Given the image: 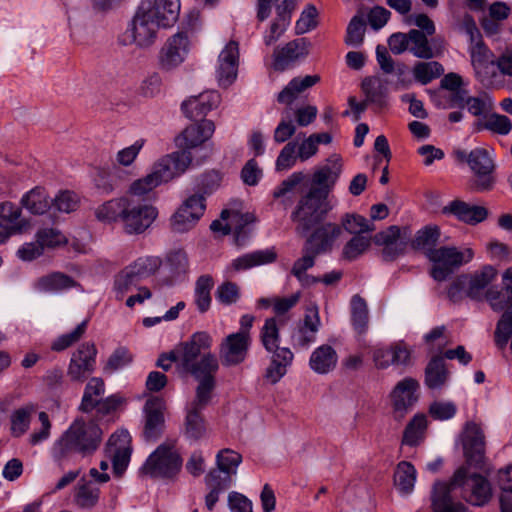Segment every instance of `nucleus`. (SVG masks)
Listing matches in <instances>:
<instances>
[{"label": "nucleus", "mask_w": 512, "mask_h": 512, "mask_svg": "<svg viewBox=\"0 0 512 512\" xmlns=\"http://www.w3.org/2000/svg\"><path fill=\"white\" fill-rule=\"evenodd\" d=\"M212 343L208 332L198 331L169 353L162 354L157 361V366L165 371L174 364L179 377L191 376L197 382L198 401L204 398L219 370L218 358L210 351Z\"/></svg>", "instance_id": "nucleus-1"}, {"label": "nucleus", "mask_w": 512, "mask_h": 512, "mask_svg": "<svg viewBox=\"0 0 512 512\" xmlns=\"http://www.w3.org/2000/svg\"><path fill=\"white\" fill-rule=\"evenodd\" d=\"M191 162V153L187 151L164 155L152 164L150 171L145 176L130 184L128 192L136 196L147 195L157 187L181 176Z\"/></svg>", "instance_id": "nucleus-2"}, {"label": "nucleus", "mask_w": 512, "mask_h": 512, "mask_svg": "<svg viewBox=\"0 0 512 512\" xmlns=\"http://www.w3.org/2000/svg\"><path fill=\"white\" fill-rule=\"evenodd\" d=\"M445 483L456 497L462 496L473 506H484L492 497L490 482L480 474H469L464 467L456 470L452 479Z\"/></svg>", "instance_id": "nucleus-3"}, {"label": "nucleus", "mask_w": 512, "mask_h": 512, "mask_svg": "<svg viewBox=\"0 0 512 512\" xmlns=\"http://www.w3.org/2000/svg\"><path fill=\"white\" fill-rule=\"evenodd\" d=\"M331 209L332 206L326 197V192L321 189H311L299 201L292 218L299 223L302 232L306 233L315 224L322 221Z\"/></svg>", "instance_id": "nucleus-4"}, {"label": "nucleus", "mask_w": 512, "mask_h": 512, "mask_svg": "<svg viewBox=\"0 0 512 512\" xmlns=\"http://www.w3.org/2000/svg\"><path fill=\"white\" fill-rule=\"evenodd\" d=\"M428 259L433 263L431 276L436 281H445L464 263L472 260L474 253L471 248L462 251L455 247H440L426 252Z\"/></svg>", "instance_id": "nucleus-5"}, {"label": "nucleus", "mask_w": 512, "mask_h": 512, "mask_svg": "<svg viewBox=\"0 0 512 512\" xmlns=\"http://www.w3.org/2000/svg\"><path fill=\"white\" fill-rule=\"evenodd\" d=\"M182 467V459L173 444H161L141 467L144 475L152 478H171Z\"/></svg>", "instance_id": "nucleus-6"}, {"label": "nucleus", "mask_w": 512, "mask_h": 512, "mask_svg": "<svg viewBox=\"0 0 512 512\" xmlns=\"http://www.w3.org/2000/svg\"><path fill=\"white\" fill-rule=\"evenodd\" d=\"M128 195L124 216L123 229L129 235H139L152 226L158 217V209L143 200Z\"/></svg>", "instance_id": "nucleus-7"}, {"label": "nucleus", "mask_w": 512, "mask_h": 512, "mask_svg": "<svg viewBox=\"0 0 512 512\" xmlns=\"http://www.w3.org/2000/svg\"><path fill=\"white\" fill-rule=\"evenodd\" d=\"M160 28L162 26L140 4L125 34L129 38L130 43L144 48L151 46L155 42Z\"/></svg>", "instance_id": "nucleus-8"}, {"label": "nucleus", "mask_w": 512, "mask_h": 512, "mask_svg": "<svg viewBox=\"0 0 512 512\" xmlns=\"http://www.w3.org/2000/svg\"><path fill=\"white\" fill-rule=\"evenodd\" d=\"M375 245L382 247V257L385 261H393L405 254L411 240L410 231L392 225L376 233L373 238Z\"/></svg>", "instance_id": "nucleus-9"}, {"label": "nucleus", "mask_w": 512, "mask_h": 512, "mask_svg": "<svg viewBox=\"0 0 512 512\" xmlns=\"http://www.w3.org/2000/svg\"><path fill=\"white\" fill-rule=\"evenodd\" d=\"M206 209L203 195L188 197L170 218L173 231L184 233L191 230L203 216Z\"/></svg>", "instance_id": "nucleus-10"}, {"label": "nucleus", "mask_w": 512, "mask_h": 512, "mask_svg": "<svg viewBox=\"0 0 512 512\" xmlns=\"http://www.w3.org/2000/svg\"><path fill=\"white\" fill-rule=\"evenodd\" d=\"M215 388L216 379L212 380V384H210L209 388H207V393L200 401H198V392L197 388H195L194 399L187 406L185 422V434L189 439L199 440L205 435V422L200 412L210 404Z\"/></svg>", "instance_id": "nucleus-11"}, {"label": "nucleus", "mask_w": 512, "mask_h": 512, "mask_svg": "<svg viewBox=\"0 0 512 512\" xmlns=\"http://www.w3.org/2000/svg\"><path fill=\"white\" fill-rule=\"evenodd\" d=\"M97 349L94 343L85 342L73 352L68 368L67 375L71 381L83 382L95 371Z\"/></svg>", "instance_id": "nucleus-12"}, {"label": "nucleus", "mask_w": 512, "mask_h": 512, "mask_svg": "<svg viewBox=\"0 0 512 512\" xmlns=\"http://www.w3.org/2000/svg\"><path fill=\"white\" fill-rule=\"evenodd\" d=\"M105 453L112 461L114 473L122 475L129 465L132 454L129 432L125 429L114 432L108 439Z\"/></svg>", "instance_id": "nucleus-13"}, {"label": "nucleus", "mask_w": 512, "mask_h": 512, "mask_svg": "<svg viewBox=\"0 0 512 512\" xmlns=\"http://www.w3.org/2000/svg\"><path fill=\"white\" fill-rule=\"evenodd\" d=\"M250 344V335L246 333H232L226 336L219 347V356L222 364L230 367L244 362Z\"/></svg>", "instance_id": "nucleus-14"}, {"label": "nucleus", "mask_w": 512, "mask_h": 512, "mask_svg": "<svg viewBox=\"0 0 512 512\" xmlns=\"http://www.w3.org/2000/svg\"><path fill=\"white\" fill-rule=\"evenodd\" d=\"M239 45L229 41L221 50L216 66V78L220 87L227 88L234 83L238 74Z\"/></svg>", "instance_id": "nucleus-15"}, {"label": "nucleus", "mask_w": 512, "mask_h": 512, "mask_svg": "<svg viewBox=\"0 0 512 512\" xmlns=\"http://www.w3.org/2000/svg\"><path fill=\"white\" fill-rule=\"evenodd\" d=\"M497 271L492 266H485L479 273H475L471 277H459L449 288L448 295L451 299H455L457 293L462 287H466L467 295L472 299H477L482 291L496 277Z\"/></svg>", "instance_id": "nucleus-16"}, {"label": "nucleus", "mask_w": 512, "mask_h": 512, "mask_svg": "<svg viewBox=\"0 0 512 512\" xmlns=\"http://www.w3.org/2000/svg\"><path fill=\"white\" fill-rule=\"evenodd\" d=\"M419 383L410 377L399 381L391 391L390 398L394 417L401 419L418 400Z\"/></svg>", "instance_id": "nucleus-17"}, {"label": "nucleus", "mask_w": 512, "mask_h": 512, "mask_svg": "<svg viewBox=\"0 0 512 512\" xmlns=\"http://www.w3.org/2000/svg\"><path fill=\"white\" fill-rule=\"evenodd\" d=\"M255 220L254 215L251 213H242L238 210L224 209L221 212V218L214 220L210 228L213 232L227 235L230 233L235 234L237 243L241 241V234L245 227Z\"/></svg>", "instance_id": "nucleus-18"}, {"label": "nucleus", "mask_w": 512, "mask_h": 512, "mask_svg": "<svg viewBox=\"0 0 512 512\" xmlns=\"http://www.w3.org/2000/svg\"><path fill=\"white\" fill-rule=\"evenodd\" d=\"M464 454L470 464H482L485 455V436L481 427L474 422H467L461 434Z\"/></svg>", "instance_id": "nucleus-19"}, {"label": "nucleus", "mask_w": 512, "mask_h": 512, "mask_svg": "<svg viewBox=\"0 0 512 512\" xmlns=\"http://www.w3.org/2000/svg\"><path fill=\"white\" fill-rule=\"evenodd\" d=\"M189 51V40L186 33L178 32L168 38L159 56L161 68L171 70L179 66Z\"/></svg>", "instance_id": "nucleus-20"}, {"label": "nucleus", "mask_w": 512, "mask_h": 512, "mask_svg": "<svg viewBox=\"0 0 512 512\" xmlns=\"http://www.w3.org/2000/svg\"><path fill=\"white\" fill-rule=\"evenodd\" d=\"M467 163L476 176V185L479 190H486L492 186L494 163L486 149L475 148L468 154Z\"/></svg>", "instance_id": "nucleus-21"}, {"label": "nucleus", "mask_w": 512, "mask_h": 512, "mask_svg": "<svg viewBox=\"0 0 512 512\" xmlns=\"http://www.w3.org/2000/svg\"><path fill=\"white\" fill-rule=\"evenodd\" d=\"M165 402L162 398L152 396L147 399L143 412L145 425L143 435L147 441L155 440L164 427Z\"/></svg>", "instance_id": "nucleus-22"}, {"label": "nucleus", "mask_w": 512, "mask_h": 512, "mask_svg": "<svg viewBox=\"0 0 512 512\" xmlns=\"http://www.w3.org/2000/svg\"><path fill=\"white\" fill-rule=\"evenodd\" d=\"M311 43L306 38H297L283 47L274 51V67L277 70H284L290 64L307 57L309 54Z\"/></svg>", "instance_id": "nucleus-23"}, {"label": "nucleus", "mask_w": 512, "mask_h": 512, "mask_svg": "<svg viewBox=\"0 0 512 512\" xmlns=\"http://www.w3.org/2000/svg\"><path fill=\"white\" fill-rule=\"evenodd\" d=\"M215 131L214 122L203 119L200 122L191 124L176 138V143L183 148L182 151L190 153V149L200 146L210 139Z\"/></svg>", "instance_id": "nucleus-24"}, {"label": "nucleus", "mask_w": 512, "mask_h": 512, "mask_svg": "<svg viewBox=\"0 0 512 512\" xmlns=\"http://www.w3.org/2000/svg\"><path fill=\"white\" fill-rule=\"evenodd\" d=\"M141 5L162 28L172 27L179 19L181 11L180 0L145 1Z\"/></svg>", "instance_id": "nucleus-25"}, {"label": "nucleus", "mask_w": 512, "mask_h": 512, "mask_svg": "<svg viewBox=\"0 0 512 512\" xmlns=\"http://www.w3.org/2000/svg\"><path fill=\"white\" fill-rule=\"evenodd\" d=\"M321 326L319 309L316 305L307 307L303 322L292 334L294 346L307 347L316 341Z\"/></svg>", "instance_id": "nucleus-26"}, {"label": "nucleus", "mask_w": 512, "mask_h": 512, "mask_svg": "<svg viewBox=\"0 0 512 512\" xmlns=\"http://www.w3.org/2000/svg\"><path fill=\"white\" fill-rule=\"evenodd\" d=\"M433 512H472L449 489L445 482H436L431 494Z\"/></svg>", "instance_id": "nucleus-27"}, {"label": "nucleus", "mask_w": 512, "mask_h": 512, "mask_svg": "<svg viewBox=\"0 0 512 512\" xmlns=\"http://www.w3.org/2000/svg\"><path fill=\"white\" fill-rule=\"evenodd\" d=\"M70 427H75L74 436L79 446V454L85 456L97 450L102 439V430L94 422H85L83 420H75Z\"/></svg>", "instance_id": "nucleus-28"}, {"label": "nucleus", "mask_w": 512, "mask_h": 512, "mask_svg": "<svg viewBox=\"0 0 512 512\" xmlns=\"http://www.w3.org/2000/svg\"><path fill=\"white\" fill-rule=\"evenodd\" d=\"M74 430L75 427H69L61 437L54 442L51 448L53 460L61 467L74 462L76 456L80 455L79 448H84V446H79V443L76 442L77 438L74 436Z\"/></svg>", "instance_id": "nucleus-29"}, {"label": "nucleus", "mask_w": 512, "mask_h": 512, "mask_svg": "<svg viewBox=\"0 0 512 512\" xmlns=\"http://www.w3.org/2000/svg\"><path fill=\"white\" fill-rule=\"evenodd\" d=\"M220 103V95L217 91L203 92L197 96L190 97L182 103L184 114L190 119H198L206 116Z\"/></svg>", "instance_id": "nucleus-30"}, {"label": "nucleus", "mask_w": 512, "mask_h": 512, "mask_svg": "<svg viewBox=\"0 0 512 512\" xmlns=\"http://www.w3.org/2000/svg\"><path fill=\"white\" fill-rule=\"evenodd\" d=\"M341 234V227L337 224L327 223L318 229L307 240L304 250L319 254L330 250L335 240Z\"/></svg>", "instance_id": "nucleus-31"}, {"label": "nucleus", "mask_w": 512, "mask_h": 512, "mask_svg": "<svg viewBox=\"0 0 512 512\" xmlns=\"http://www.w3.org/2000/svg\"><path fill=\"white\" fill-rule=\"evenodd\" d=\"M341 172V157L337 154H333L327 159V163L325 165L318 167L314 171L312 182L318 186L317 189L324 190L326 192V197H328L329 191L333 189Z\"/></svg>", "instance_id": "nucleus-32"}, {"label": "nucleus", "mask_w": 512, "mask_h": 512, "mask_svg": "<svg viewBox=\"0 0 512 512\" xmlns=\"http://www.w3.org/2000/svg\"><path fill=\"white\" fill-rule=\"evenodd\" d=\"M444 213L454 215L458 220L470 225L478 224L487 217V210L482 206L471 205L464 201L454 200L443 208Z\"/></svg>", "instance_id": "nucleus-33"}, {"label": "nucleus", "mask_w": 512, "mask_h": 512, "mask_svg": "<svg viewBox=\"0 0 512 512\" xmlns=\"http://www.w3.org/2000/svg\"><path fill=\"white\" fill-rule=\"evenodd\" d=\"M409 358L410 351L402 343L392 347L377 348L373 353V361L378 369H386L390 365H405Z\"/></svg>", "instance_id": "nucleus-34"}, {"label": "nucleus", "mask_w": 512, "mask_h": 512, "mask_svg": "<svg viewBox=\"0 0 512 512\" xmlns=\"http://www.w3.org/2000/svg\"><path fill=\"white\" fill-rule=\"evenodd\" d=\"M452 101L454 105L466 108L475 117H486L493 109V101L486 93L478 96H466V94L462 95L458 92L452 97Z\"/></svg>", "instance_id": "nucleus-35"}, {"label": "nucleus", "mask_w": 512, "mask_h": 512, "mask_svg": "<svg viewBox=\"0 0 512 512\" xmlns=\"http://www.w3.org/2000/svg\"><path fill=\"white\" fill-rule=\"evenodd\" d=\"M294 355L289 348H281L276 351L271 359L269 366L264 373L265 380L270 384L278 383L287 373L291 366Z\"/></svg>", "instance_id": "nucleus-36"}, {"label": "nucleus", "mask_w": 512, "mask_h": 512, "mask_svg": "<svg viewBox=\"0 0 512 512\" xmlns=\"http://www.w3.org/2000/svg\"><path fill=\"white\" fill-rule=\"evenodd\" d=\"M320 81L317 74L293 78L278 94L277 100L281 104L291 105L304 91Z\"/></svg>", "instance_id": "nucleus-37"}, {"label": "nucleus", "mask_w": 512, "mask_h": 512, "mask_svg": "<svg viewBox=\"0 0 512 512\" xmlns=\"http://www.w3.org/2000/svg\"><path fill=\"white\" fill-rule=\"evenodd\" d=\"M338 355L335 349L327 344L317 347L309 359L310 368L317 374H328L336 367Z\"/></svg>", "instance_id": "nucleus-38"}, {"label": "nucleus", "mask_w": 512, "mask_h": 512, "mask_svg": "<svg viewBox=\"0 0 512 512\" xmlns=\"http://www.w3.org/2000/svg\"><path fill=\"white\" fill-rule=\"evenodd\" d=\"M26 226L20 207L10 201L0 203V227L9 234L21 233Z\"/></svg>", "instance_id": "nucleus-39"}, {"label": "nucleus", "mask_w": 512, "mask_h": 512, "mask_svg": "<svg viewBox=\"0 0 512 512\" xmlns=\"http://www.w3.org/2000/svg\"><path fill=\"white\" fill-rule=\"evenodd\" d=\"M128 195L107 200L96 207L95 217L106 224L123 220Z\"/></svg>", "instance_id": "nucleus-40"}, {"label": "nucleus", "mask_w": 512, "mask_h": 512, "mask_svg": "<svg viewBox=\"0 0 512 512\" xmlns=\"http://www.w3.org/2000/svg\"><path fill=\"white\" fill-rule=\"evenodd\" d=\"M277 258L274 248L257 250L241 255L231 262L230 268L234 271L247 270L256 266L270 264Z\"/></svg>", "instance_id": "nucleus-41"}, {"label": "nucleus", "mask_w": 512, "mask_h": 512, "mask_svg": "<svg viewBox=\"0 0 512 512\" xmlns=\"http://www.w3.org/2000/svg\"><path fill=\"white\" fill-rule=\"evenodd\" d=\"M77 282L68 275L54 272L41 277L36 283L39 292L57 294L77 287Z\"/></svg>", "instance_id": "nucleus-42"}, {"label": "nucleus", "mask_w": 512, "mask_h": 512, "mask_svg": "<svg viewBox=\"0 0 512 512\" xmlns=\"http://www.w3.org/2000/svg\"><path fill=\"white\" fill-rule=\"evenodd\" d=\"M51 201L46 190L37 186L22 196L21 205L32 214L42 215L51 208Z\"/></svg>", "instance_id": "nucleus-43"}, {"label": "nucleus", "mask_w": 512, "mask_h": 512, "mask_svg": "<svg viewBox=\"0 0 512 512\" xmlns=\"http://www.w3.org/2000/svg\"><path fill=\"white\" fill-rule=\"evenodd\" d=\"M449 379V372L446 368L443 357L432 358L425 370V384L429 389H442Z\"/></svg>", "instance_id": "nucleus-44"}, {"label": "nucleus", "mask_w": 512, "mask_h": 512, "mask_svg": "<svg viewBox=\"0 0 512 512\" xmlns=\"http://www.w3.org/2000/svg\"><path fill=\"white\" fill-rule=\"evenodd\" d=\"M242 462V456L231 449H222L216 455L217 469L210 472H218L222 477H228L231 483L232 476L236 475L237 468Z\"/></svg>", "instance_id": "nucleus-45"}, {"label": "nucleus", "mask_w": 512, "mask_h": 512, "mask_svg": "<svg viewBox=\"0 0 512 512\" xmlns=\"http://www.w3.org/2000/svg\"><path fill=\"white\" fill-rule=\"evenodd\" d=\"M205 483L209 489V493L205 497V505L211 511L219 500V495L227 490L231 483L227 476L222 477L218 472H209L205 477Z\"/></svg>", "instance_id": "nucleus-46"}, {"label": "nucleus", "mask_w": 512, "mask_h": 512, "mask_svg": "<svg viewBox=\"0 0 512 512\" xmlns=\"http://www.w3.org/2000/svg\"><path fill=\"white\" fill-rule=\"evenodd\" d=\"M214 286V280L210 275H201L195 283L194 303L200 313L209 310L212 302L211 290Z\"/></svg>", "instance_id": "nucleus-47"}, {"label": "nucleus", "mask_w": 512, "mask_h": 512, "mask_svg": "<svg viewBox=\"0 0 512 512\" xmlns=\"http://www.w3.org/2000/svg\"><path fill=\"white\" fill-rule=\"evenodd\" d=\"M362 90L366 96V101L375 104L378 107L386 105L387 87L386 82L377 77L365 78L362 81Z\"/></svg>", "instance_id": "nucleus-48"}, {"label": "nucleus", "mask_w": 512, "mask_h": 512, "mask_svg": "<svg viewBox=\"0 0 512 512\" xmlns=\"http://www.w3.org/2000/svg\"><path fill=\"white\" fill-rule=\"evenodd\" d=\"M468 51L476 75L480 76L482 72L487 69L489 64H494V60L491 59L492 53L489 48L485 46L482 38L470 42Z\"/></svg>", "instance_id": "nucleus-49"}, {"label": "nucleus", "mask_w": 512, "mask_h": 512, "mask_svg": "<svg viewBox=\"0 0 512 512\" xmlns=\"http://www.w3.org/2000/svg\"><path fill=\"white\" fill-rule=\"evenodd\" d=\"M315 256L316 254H313L312 252L307 253L304 250V255L294 262L291 269V274L296 277L303 287L311 286L319 281L318 277H314L306 273L307 270L314 266Z\"/></svg>", "instance_id": "nucleus-50"}, {"label": "nucleus", "mask_w": 512, "mask_h": 512, "mask_svg": "<svg viewBox=\"0 0 512 512\" xmlns=\"http://www.w3.org/2000/svg\"><path fill=\"white\" fill-rule=\"evenodd\" d=\"M427 429V418L424 414L415 415L407 424L402 438V443L408 446H417L420 444Z\"/></svg>", "instance_id": "nucleus-51"}, {"label": "nucleus", "mask_w": 512, "mask_h": 512, "mask_svg": "<svg viewBox=\"0 0 512 512\" xmlns=\"http://www.w3.org/2000/svg\"><path fill=\"white\" fill-rule=\"evenodd\" d=\"M494 341L499 349H504L510 342L512 352V303L503 312L496 324Z\"/></svg>", "instance_id": "nucleus-52"}, {"label": "nucleus", "mask_w": 512, "mask_h": 512, "mask_svg": "<svg viewBox=\"0 0 512 512\" xmlns=\"http://www.w3.org/2000/svg\"><path fill=\"white\" fill-rule=\"evenodd\" d=\"M161 266V259L157 256L139 257L126 266L127 271L139 281L153 275Z\"/></svg>", "instance_id": "nucleus-53"}, {"label": "nucleus", "mask_w": 512, "mask_h": 512, "mask_svg": "<svg viewBox=\"0 0 512 512\" xmlns=\"http://www.w3.org/2000/svg\"><path fill=\"white\" fill-rule=\"evenodd\" d=\"M105 392L104 381L99 377H93L87 383L82 397L80 409L84 412L92 411L97 401Z\"/></svg>", "instance_id": "nucleus-54"}, {"label": "nucleus", "mask_w": 512, "mask_h": 512, "mask_svg": "<svg viewBox=\"0 0 512 512\" xmlns=\"http://www.w3.org/2000/svg\"><path fill=\"white\" fill-rule=\"evenodd\" d=\"M444 71L443 65L437 61L417 62L412 69L414 79L422 85L440 77Z\"/></svg>", "instance_id": "nucleus-55"}, {"label": "nucleus", "mask_w": 512, "mask_h": 512, "mask_svg": "<svg viewBox=\"0 0 512 512\" xmlns=\"http://www.w3.org/2000/svg\"><path fill=\"white\" fill-rule=\"evenodd\" d=\"M416 469L406 461L398 464L394 481L397 489L404 494L411 493L416 482Z\"/></svg>", "instance_id": "nucleus-56"}, {"label": "nucleus", "mask_w": 512, "mask_h": 512, "mask_svg": "<svg viewBox=\"0 0 512 512\" xmlns=\"http://www.w3.org/2000/svg\"><path fill=\"white\" fill-rule=\"evenodd\" d=\"M35 411L33 404L22 406L11 413V433L14 437H20L27 432L30 426L31 415Z\"/></svg>", "instance_id": "nucleus-57"}, {"label": "nucleus", "mask_w": 512, "mask_h": 512, "mask_svg": "<svg viewBox=\"0 0 512 512\" xmlns=\"http://www.w3.org/2000/svg\"><path fill=\"white\" fill-rule=\"evenodd\" d=\"M351 322L355 331L359 334L365 333L368 328V308L365 300L359 295L351 299Z\"/></svg>", "instance_id": "nucleus-58"}, {"label": "nucleus", "mask_w": 512, "mask_h": 512, "mask_svg": "<svg viewBox=\"0 0 512 512\" xmlns=\"http://www.w3.org/2000/svg\"><path fill=\"white\" fill-rule=\"evenodd\" d=\"M429 35L423 34L420 30L409 31L410 45L409 52L420 59H431L435 56L428 40Z\"/></svg>", "instance_id": "nucleus-59"}, {"label": "nucleus", "mask_w": 512, "mask_h": 512, "mask_svg": "<svg viewBox=\"0 0 512 512\" xmlns=\"http://www.w3.org/2000/svg\"><path fill=\"white\" fill-rule=\"evenodd\" d=\"M88 320H83L72 331L61 334L51 344V349L62 352L77 343L85 334Z\"/></svg>", "instance_id": "nucleus-60"}, {"label": "nucleus", "mask_w": 512, "mask_h": 512, "mask_svg": "<svg viewBox=\"0 0 512 512\" xmlns=\"http://www.w3.org/2000/svg\"><path fill=\"white\" fill-rule=\"evenodd\" d=\"M261 341L268 352H276L279 348L280 335L277 321L275 318L266 319L261 329Z\"/></svg>", "instance_id": "nucleus-61"}, {"label": "nucleus", "mask_w": 512, "mask_h": 512, "mask_svg": "<svg viewBox=\"0 0 512 512\" xmlns=\"http://www.w3.org/2000/svg\"><path fill=\"white\" fill-rule=\"evenodd\" d=\"M99 488L92 482L78 484L75 493V502L81 508H91L98 502Z\"/></svg>", "instance_id": "nucleus-62"}, {"label": "nucleus", "mask_w": 512, "mask_h": 512, "mask_svg": "<svg viewBox=\"0 0 512 512\" xmlns=\"http://www.w3.org/2000/svg\"><path fill=\"white\" fill-rule=\"evenodd\" d=\"M342 225L347 232L355 235L369 233L375 229L372 221L359 214H346L342 218Z\"/></svg>", "instance_id": "nucleus-63"}, {"label": "nucleus", "mask_w": 512, "mask_h": 512, "mask_svg": "<svg viewBox=\"0 0 512 512\" xmlns=\"http://www.w3.org/2000/svg\"><path fill=\"white\" fill-rule=\"evenodd\" d=\"M146 140L139 138L131 145L120 149L114 158L115 164L121 167H130L134 164L141 150L145 146Z\"/></svg>", "instance_id": "nucleus-64"}]
</instances>
